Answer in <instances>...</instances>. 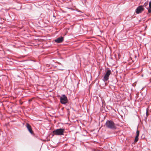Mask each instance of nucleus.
<instances>
[{
  "label": "nucleus",
  "instance_id": "obj_1",
  "mask_svg": "<svg viewBox=\"0 0 151 151\" xmlns=\"http://www.w3.org/2000/svg\"><path fill=\"white\" fill-rule=\"evenodd\" d=\"M105 125L106 128L111 129H115L116 128L115 124L111 120H107Z\"/></svg>",
  "mask_w": 151,
  "mask_h": 151
},
{
  "label": "nucleus",
  "instance_id": "obj_2",
  "mask_svg": "<svg viewBox=\"0 0 151 151\" xmlns=\"http://www.w3.org/2000/svg\"><path fill=\"white\" fill-rule=\"evenodd\" d=\"M65 129H56L53 131V133L54 135H63Z\"/></svg>",
  "mask_w": 151,
  "mask_h": 151
},
{
  "label": "nucleus",
  "instance_id": "obj_3",
  "mask_svg": "<svg viewBox=\"0 0 151 151\" xmlns=\"http://www.w3.org/2000/svg\"><path fill=\"white\" fill-rule=\"evenodd\" d=\"M111 73V70L109 69L106 71V73L105 74L103 79L104 82H106L108 80Z\"/></svg>",
  "mask_w": 151,
  "mask_h": 151
},
{
  "label": "nucleus",
  "instance_id": "obj_4",
  "mask_svg": "<svg viewBox=\"0 0 151 151\" xmlns=\"http://www.w3.org/2000/svg\"><path fill=\"white\" fill-rule=\"evenodd\" d=\"M60 102L63 104H65L68 101L67 97L65 95H63L60 98Z\"/></svg>",
  "mask_w": 151,
  "mask_h": 151
},
{
  "label": "nucleus",
  "instance_id": "obj_5",
  "mask_svg": "<svg viewBox=\"0 0 151 151\" xmlns=\"http://www.w3.org/2000/svg\"><path fill=\"white\" fill-rule=\"evenodd\" d=\"M144 10V8L142 6H140L137 8L136 10L137 14H139L141 13Z\"/></svg>",
  "mask_w": 151,
  "mask_h": 151
},
{
  "label": "nucleus",
  "instance_id": "obj_6",
  "mask_svg": "<svg viewBox=\"0 0 151 151\" xmlns=\"http://www.w3.org/2000/svg\"><path fill=\"white\" fill-rule=\"evenodd\" d=\"M63 40V37H58L55 40V41L57 43H60L62 42Z\"/></svg>",
  "mask_w": 151,
  "mask_h": 151
},
{
  "label": "nucleus",
  "instance_id": "obj_7",
  "mask_svg": "<svg viewBox=\"0 0 151 151\" xmlns=\"http://www.w3.org/2000/svg\"><path fill=\"white\" fill-rule=\"evenodd\" d=\"M26 127L30 133L31 134H32L33 133V132L32 131L31 127L30 125L29 124L27 123L26 124Z\"/></svg>",
  "mask_w": 151,
  "mask_h": 151
},
{
  "label": "nucleus",
  "instance_id": "obj_8",
  "mask_svg": "<svg viewBox=\"0 0 151 151\" xmlns=\"http://www.w3.org/2000/svg\"><path fill=\"white\" fill-rule=\"evenodd\" d=\"M146 8L148 10V12L149 13L151 12V1H150L149 3V7Z\"/></svg>",
  "mask_w": 151,
  "mask_h": 151
},
{
  "label": "nucleus",
  "instance_id": "obj_9",
  "mask_svg": "<svg viewBox=\"0 0 151 151\" xmlns=\"http://www.w3.org/2000/svg\"><path fill=\"white\" fill-rule=\"evenodd\" d=\"M138 140V137L137 136H136L135 139H134V142H137Z\"/></svg>",
  "mask_w": 151,
  "mask_h": 151
},
{
  "label": "nucleus",
  "instance_id": "obj_10",
  "mask_svg": "<svg viewBox=\"0 0 151 151\" xmlns=\"http://www.w3.org/2000/svg\"><path fill=\"white\" fill-rule=\"evenodd\" d=\"M139 131L137 130V132H136V136L139 137Z\"/></svg>",
  "mask_w": 151,
  "mask_h": 151
},
{
  "label": "nucleus",
  "instance_id": "obj_11",
  "mask_svg": "<svg viewBox=\"0 0 151 151\" xmlns=\"http://www.w3.org/2000/svg\"><path fill=\"white\" fill-rule=\"evenodd\" d=\"M148 109L147 108V111H146V116H147L148 115Z\"/></svg>",
  "mask_w": 151,
  "mask_h": 151
},
{
  "label": "nucleus",
  "instance_id": "obj_12",
  "mask_svg": "<svg viewBox=\"0 0 151 151\" xmlns=\"http://www.w3.org/2000/svg\"><path fill=\"white\" fill-rule=\"evenodd\" d=\"M148 4V3H145V5L146 6V5H147Z\"/></svg>",
  "mask_w": 151,
  "mask_h": 151
}]
</instances>
